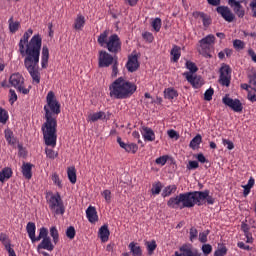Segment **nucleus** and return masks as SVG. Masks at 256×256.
I'll list each match as a JSON object with an SVG mask.
<instances>
[{
	"label": "nucleus",
	"instance_id": "obj_11",
	"mask_svg": "<svg viewBox=\"0 0 256 256\" xmlns=\"http://www.w3.org/2000/svg\"><path fill=\"white\" fill-rule=\"evenodd\" d=\"M222 103H224V105H227V107H230V109H232V111H234L235 113H241V111H243V104L239 99H232L225 96L222 99Z\"/></svg>",
	"mask_w": 256,
	"mask_h": 256
},
{
	"label": "nucleus",
	"instance_id": "obj_34",
	"mask_svg": "<svg viewBox=\"0 0 256 256\" xmlns=\"http://www.w3.org/2000/svg\"><path fill=\"white\" fill-rule=\"evenodd\" d=\"M164 97L171 101L175 99V97H179V93L177 92V90H175V88H166L164 90Z\"/></svg>",
	"mask_w": 256,
	"mask_h": 256
},
{
	"label": "nucleus",
	"instance_id": "obj_18",
	"mask_svg": "<svg viewBox=\"0 0 256 256\" xmlns=\"http://www.w3.org/2000/svg\"><path fill=\"white\" fill-rule=\"evenodd\" d=\"M86 217L89 223H97L99 221V215H97V209L93 206H89L86 209Z\"/></svg>",
	"mask_w": 256,
	"mask_h": 256
},
{
	"label": "nucleus",
	"instance_id": "obj_30",
	"mask_svg": "<svg viewBox=\"0 0 256 256\" xmlns=\"http://www.w3.org/2000/svg\"><path fill=\"white\" fill-rule=\"evenodd\" d=\"M85 27V16L78 14L76 19L74 20L73 28L76 31H81Z\"/></svg>",
	"mask_w": 256,
	"mask_h": 256
},
{
	"label": "nucleus",
	"instance_id": "obj_51",
	"mask_svg": "<svg viewBox=\"0 0 256 256\" xmlns=\"http://www.w3.org/2000/svg\"><path fill=\"white\" fill-rule=\"evenodd\" d=\"M215 93V90L213 88H209L204 93V99L205 101H211L213 99V95Z\"/></svg>",
	"mask_w": 256,
	"mask_h": 256
},
{
	"label": "nucleus",
	"instance_id": "obj_13",
	"mask_svg": "<svg viewBox=\"0 0 256 256\" xmlns=\"http://www.w3.org/2000/svg\"><path fill=\"white\" fill-rule=\"evenodd\" d=\"M139 67H140L139 56L135 53H132L128 57V61L126 63V69L129 71V73H135V71H137Z\"/></svg>",
	"mask_w": 256,
	"mask_h": 256
},
{
	"label": "nucleus",
	"instance_id": "obj_31",
	"mask_svg": "<svg viewBox=\"0 0 256 256\" xmlns=\"http://www.w3.org/2000/svg\"><path fill=\"white\" fill-rule=\"evenodd\" d=\"M98 45L100 47H105L107 45V41H109V30H105L98 36Z\"/></svg>",
	"mask_w": 256,
	"mask_h": 256
},
{
	"label": "nucleus",
	"instance_id": "obj_10",
	"mask_svg": "<svg viewBox=\"0 0 256 256\" xmlns=\"http://www.w3.org/2000/svg\"><path fill=\"white\" fill-rule=\"evenodd\" d=\"M172 256H201V252L197 248H193L191 244H184Z\"/></svg>",
	"mask_w": 256,
	"mask_h": 256
},
{
	"label": "nucleus",
	"instance_id": "obj_39",
	"mask_svg": "<svg viewBox=\"0 0 256 256\" xmlns=\"http://www.w3.org/2000/svg\"><path fill=\"white\" fill-rule=\"evenodd\" d=\"M8 23H9L10 33H17V31H19V27H21V23L13 22V17H11L8 20Z\"/></svg>",
	"mask_w": 256,
	"mask_h": 256
},
{
	"label": "nucleus",
	"instance_id": "obj_21",
	"mask_svg": "<svg viewBox=\"0 0 256 256\" xmlns=\"http://www.w3.org/2000/svg\"><path fill=\"white\" fill-rule=\"evenodd\" d=\"M141 134L145 141H155V132L150 127L142 126Z\"/></svg>",
	"mask_w": 256,
	"mask_h": 256
},
{
	"label": "nucleus",
	"instance_id": "obj_20",
	"mask_svg": "<svg viewBox=\"0 0 256 256\" xmlns=\"http://www.w3.org/2000/svg\"><path fill=\"white\" fill-rule=\"evenodd\" d=\"M45 249L46 251H53L55 249V245L51 241L50 238H44L37 246V250Z\"/></svg>",
	"mask_w": 256,
	"mask_h": 256
},
{
	"label": "nucleus",
	"instance_id": "obj_42",
	"mask_svg": "<svg viewBox=\"0 0 256 256\" xmlns=\"http://www.w3.org/2000/svg\"><path fill=\"white\" fill-rule=\"evenodd\" d=\"M0 242L5 247V249L11 246V239H9V235H7L6 233H0Z\"/></svg>",
	"mask_w": 256,
	"mask_h": 256
},
{
	"label": "nucleus",
	"instance_id": "obj_59",
	"mask_svg": "<svg viewBox=\"0 0 256 256\" xmlns=\"http://www.w3.org/2000/svg\"><path fill=\"white\" fill-rule=\"evenodd\" d=\"M222 143L229 151H232V149H235V144L231 140L223 139Z\"/></svg>",
	"mask_w": 256,
	"mask_h": 256
},
{
	"label": "nucleus",
	"instance_id": "obj_29",
	"mask_svg": "<svg viewBox=\"0 0 256 256\" xmlns=\"http://www.w3.org/2000/svg\"><path fill=\"white\" fill-rule=\"evenodd\" d=\"M128 249H130L132 256H143V250L141 249V246L135 242H131L128 245Z\"/></svg>",
	"mask_w": 256,
	"mask_h": 256
},
{
	"label": "nucleus",
	"instance_id": "obj_12",
	"mask_svg": "<svg viewBox=\"0 0 256 256\" xmlns=\"http://www.w3.org/2000/svg\"><path fill=\"white\" fill-rule=\"evenodd\" d=\"M216 11L218 15H221L224 21H227V23H233V21H235V14H233L229 7L218 6L216 8Z\"/></svg>",
	"mask_w": 256,
	"mask_h": 256
},
{
	"label": "nucleus",
	"instance_id": "obj_63",
	"mask_svg": "<svg viewBox=\"0 0 256 256\" xmlns=\"http://www.w3.org/2000/svg\"><path fill=\"white\" fill-rule=\"evenodd\" d=\"M167 135L168 137H170V139H179V133H177V131L171 129L167 131Z\"/></svg>",
	"mask_w": 256,
	"mask_h": 256
},
{
	"label": "nucleus",
	"instance_id": "obj_8",
	"mask_svg": "<svg viewBox=\"0 0 256 256\" xmlns=\"http://www.w3.org/2000/svg\"><path fill=\"white\" fill-rule=\"evenodd\" d=\"M115 60H117V58L113 57V55H111L109 52L101 50L99 51L98 56V67H111V65L115 63Z\"/></svg>",
	"mask_w": 256,
	"mask_h": 256
},
{
	"label": "nucleus",
	"instance_id": "obj_57",
	"mask_svg": "<svg viewBox=\"0 0 256 256\" xmlns=\"http://www.w3.org/2000/svg\"><path fill=\"white\" fill-rule=\"evenodd\" d=\"M45 153L48 159H56L57 157V153H55V151L51 148H46Z\"/></svg>",
	"mask_w": 256,
	"mask_h": 256
},
{
	"label": "nucleus",
	"instance_id": "obj_16",
	"mask_svg": "<svg viewBox=\"0 0 256 256\" xmlns=\"http://www.w3.org/2000/svg\"><path fill=\"white\" fill-rule=\"evenodd\" d=\"M183 77L186 78L188 83H190V85H192V87L194 89H200V87L203 85L201 83V77H199L197 75H193V74H191L189 72H184L183 73Z\"/></svg>",
	"mask_w": 256,
	"mask_h": 256
},
{
	"label": "nucleus",
	"instance_id": "obj_35",
	"mask_svg": "<svg viewBox=\"0 0 256 256\" xmlns=\"http://www.w3.org/2000/svg\"><path fill=\"white\" fill-rule=\"evenodd\" d=\"M171 55H172V61L174 63H177V61H179V59L181 58V48L177 45H174L171 50Z\"/></svg>",
	"mask_w": 256,
	"mask_h": 256
},
{
	"label": "nucleus",
	"instance_id": "obj_24",
	"mask_svg": "<svg viewBox=\"0 0 256 256\" xmlns=\"http://www.w3.org/2000/svg\"><path fill=\"white\" fill-rule=\"evenodd\" d=\"M49 65V48L47 46H43L42 55H41V67L42 69H47Z\"/></svg>",
	"mask_w": 256,
	"mask_h": 256
},
{
	"label": "nucleus",
	"instance_id": "obj_50",
	"mask_svg": "<svg viewBox=\"0 0 256 256\" xmlns=\"http://www.w3.org/2000/svg\"><path fill=\"white\" fill-rule=\"evenodd\" d=\"M117 75H119V61L115 60L114 63H112L111 77L115 78Z\"/></svg>",
	"mask_w": 256,
	"mask_h": 256
},
{
	"label": "nucleus",
	"instance_id": "obj_25",
	"mask_svg": "<svg viewBox=\"0 0 256 256\" xmlns=\"http://www.w3.org/2000/svg\"><path fill=\"white\" fill-rule=\"evenodd\" d=\"M4 136L8 143V145H16L17 144V138L15 137V134L12 132L11 129L7 128L4 130Z\"/></svg>",
	"mask_w": 256,
	"mask_h": 256
},
{
	"label": "nucleus",
	"instance_id": "obj_26",
	"mask_svg": "<svg viewBox=\"0 0 256 256\" xmlns=\"http://www.w3.org/2000/svg\"><path fill=\"white\" fill-rule=\"evenodd\" d=\"M33 165L31 163H23L22 174L25 179H31L33 177Z\"/></svg>",
	"mask_w": 256,
	"mask_h": 256
},
{
	"label": "nucleus",
	"instance_id": "obj_49",
	"mask_svg": "<svg viewBox=\"0 0 256 256\" xmlns=\"http://www.w3.org/2000/svg\"><path fill=\"white\" fill-rule=\"evenodd\" d=\"M189 235H190L189 239H190L191 243H193V241H195L197 239V237L199 235V231L197 230V228L192 227V228H190Z\"/></svg>",
	"mask_w": 256,
	"mask_h": 256
},
{
	"label": "nucleus",
	"instance_id": "obj_37",
	"mask_svg": "<svg viewBox=\"0 0 256 256\" xmlns=\"http://www.w3.org/2000/svg\"><path fill=\"white\" fill-rule=\"evenodd\" d=\"M203 143V137L201 134H197L189 144L190 149H196L198 145H201Z\"/></svg>",
	"mask_w": 256,
	"mask_h": 256
},
{
	"label": "nucleus",
	"instance_id": "obj_64",
	"mask_svg": "<svg viewBox=\"0 0 256 256\" xmlns=\"http://www.w3.org/2000/svg\"><path fill=\"white\" fill-rule=\"evenodd\" d=\"M249 83L252 85L253 89H256V72L249 76Z\"/></svg>",
	"mask_w": 256,
	"mask_h": 256
},
{
	"label": "nucleus",
	"instance_id": "obj_3",
	"mask_svg": "<svg viewBox=\"0 0 256 256\" xmlns=\"http://www.w3.org/2000/svg\"><path fill=\"white\" fill-rule=\"evenodd\" d=\"M211 191H194L180 193L176 196L169 198L167 201V207L170 209H192L195 205L201 207V205H215V198L210 195Z\"/></svg>",
	"mask_w": 256,
	"mask_h": 256
},
{
	"label": "nucleus",
	"instance_id": "obj_54",
	"mask_svg": "<svg viewBox=\"0 0 256 256\" xmlns=\"http://www.w3.org/2000/svg\"><path fill=\"white\" fill-rule=\"evenodd\" d=\"M213 252V246H211V244H204L202 245V253H204V255H211V253Z\"/></svg>",
	"mask_w": 256,
	"mask_h": 256
},
{
	"label": "nucleus",
	"instance_id": "obj_14",
	"mask_svg": "<svg viewBox=\"0 0 256 256\" xmlns=\"http://www.w3.org/2000/svg\"><path fill=\"white\" fill-rule=\"evenodd\" d=\"M228 5L233 9L235 15H237L239 19H243L245 17V8H243L241 2L237 0H228Z\"/></svg>",
	"mask_w": 256,
	"mask_h": 256
},
{
	"label": "nucleus",
	"instance_id": "obj_43",
	"mask_svg": "<svg viewBox=\"0 0 256 256\" xmlns=\"http://www.w3.org/2000/svg\"><path fill=\"white\" fill-rule=\"evenodd\" d=\"M253 185H255V179L253 177H251L248 180L247 185L243 186V188H244V197H247V195H249V193H251V189H252Z\"/></svg>",
	"mask_w": 256,
	"mask_h": 256
},
{
	"label": "nucleus",
	"instance_id": "obj_23",
	"mask_svg": "<svg viewBox=\"0 0 256 256\" xmlns=\"http://www.w3.org/2000/svg\"><path fill=\"white\" fill-rule=\"evenodd\" d=\"M109 117H111V113L108 112L107 114H105V112L100 111V112H96V113L90 114L88 119H89V121H92V123H95V121H99V119H102V120L106 119V120H108Z\"/></svg>",
	"mask_w": 256,
	"mask_h": 256
},
{
	"label": "nucleus",
	"instance_id": "obj_52",
	"mask_svg": "<svg viewBox=\"0 0 256 256\" xmlns=\"http://www.w3.org/2000/svg\"><path fill=\"white\" fill-rule=\"evenodd\" d=\"M162 188H163V186L161 185V182L153 184L152 189H151L152 195H159V193H161Z\"/></svg>",
	"mask_w": 256,
	"mask_h": 256
},
{
	"label": "nucleus",
	"instance_id": "obj_15",
	"mask_svg": "<svg viewBox=\"0 0 256 256\" xmlns=\"http://www.w3.org/2000/svg\"><path fill=\"white\" fill-rule=\"evenodd\" d=\"M117 143L118 145H120L121 149H124V151H126V153H132L133 155H135V153L139 151V146L137 144L125 143L123 142L121 137H117Z\"/></svg>",
	"mask_w": 256,
	"mask_h": 256
},
{
	"label": "nucleus",
	"instance_id": "obj_32",
	"mask_svg": "<svg viewBox=\"0 0 256 256\" xmlns=\"http://www.w3.org/2000/svg\"><path fill=\"white\" fill-rule=\"evenodd\" d=\"M177 192V185L173 184V185H168L166 186L163 191H162V197H171V195H173V193Z\"/></svg>",
	"mask_w": 256,
	"mask_h": 256
},
{
	"label": "nucleus",
	"instance_id": "obj_1",
	"mask_svg": "<svg viewBox=\"0 0 256 256\" xmlns=\"http://www.w3.org/2000/svg\"><path fill=\"white\" fill-rule=\"evenodd\" d=\"M33 35V29H28L18 43V53L24 58V67L32 77V83H41V72H39V60L41 58V47L43 39L39 34ZM31 38V39H30ZM30 39V41H29Z\"/></svg>",
	"mask_w": 256,
	"mask_h": 256
},
{
	"label": "nucleus",
	"instance_id": "obj_6",
	"mask_svg": "<svg viewBox=\"0 0 256 256\" xmlns=\"http://www.w3.org/2000/svg\"><path fill=\"white\" fill-rule=\"evenodd\" d=\"M215 35L210 34L199 40L200 50L199 53L206 59H212L211 52L215 49Z\"/></svg>",
	"mask_w": 256,
	"mask_h": 256
},
{
	"label": "nucleus",
	"instance_id": "obj_45",
	"mask_svg": "<svg viewBox=\"0 0 256 256\" xmlns=\"http://www.w3.org/2000/svg\"><path fill=\"white\" fill-rule=\"evenodd\" d=\"M186 69H188L190 71L188 73H191V75H193V73H197V71H199V68H197V65L191 61L186 62Z\"/></svg>",
	"mask_w": 256,
	"mask_h": 256
},
{
	"label": "nucleus",
	"instance_id": "obj_47",
	"mask_svg": "<svg viewBox=\"0 0 256 256\" xmlns=\"http://www.w3.org/2000/svg\"><path fill=\"white\" fill-rule=\"evenodd\" d=\"M9 119V114L7 113V110L3 109V107H0V123H7V120Z\"/></svg>",
	"mask_w": 256,
	"mask_h": 256
},
{
	"label": "nucleus",
	"instance_id": "obj_48",
	"mask_svg": "<svg viewBox=\"0 0 256 256\" xmlns=\"http://www.w3.org/2000/svg\"><path fill=\"white\" fill-rule=\"evenodd\" d=\"M75 235H77V232L75 231V227L70 226L66 230V237L70 240L75 239Z\"/></svg>",
	"mask_w": 256,
	"mask_h": 256
},
{
	"label": "nucleus",
	"instance_id": "obj_7",
	"mask_svg": "<svg viewBox=\"0 0 256 256\" xmlns=\"http://www.w3.org/2000/svg\"><path fill=\"white\" fill-rule=\"evenodd\" d=\"M104 47L105 49H107V51H109V53H112V55H117V53H121V38H119V35L117 34L110 35Z\"/></svg>",
	"mask_w": 256,
	"mask_h": 256
},
{
	"label": "nucleus",
	"instance_id": "obj_19",
	"mask_svg": "<svg viewBox=\"0 0 256 256\" xmlns=\"http://www.w3.org/2000/svg\"><path fill=\"white\" fill-rule=\"evenodd\" d=\"M193 17L195 19H201L204 27H209V25H211L212 23L211 16H209L208 14H205L204 12H199V11L193 12Z\"/></svg>",
	"mask_w": 256,
	"mask_h": 256
},
{
	"label": "nucleus",
	"instance_id": "obj_17",
	"mask_svg": "<svg viewBox=\"0 0 256 256\" xmlns=\"http://www.w3.org/2000/svg\"><path fill=\"white\" fill-rule=\"evenodd\" d=\"M9 83L12 87H15L17 89L20 87V85H23L25 83V78H23V75L20 73H14L9 78Z\"/></svg>",
	"mask_w": 256,
	"mask_h": 256
},
{
	"label": "nucleus",
	"instance_id": "obj_38",
	"mask_svg": "<svg viewBox=\"0 0 256 256\" xmlns=\"http://www.w3.org/2000/svg\"><path fill=\"white\" fill-rule=\"evenodd\" d=\"M227 246L224 243H218V248L214 252V256H225L227 255Z\"/></svg>",
	"mask_w": 256,
	"mask_h": 256
},
{
	"label": "nucleus",
	"instance_id": "obj_55",
	"mask_svg": "<svg viewBox=\"0 0 256 256\" xmlns=\"http://www.w3.org/2000/svg\"><path fill=\"white\" fill-rule=\"evenodd\" d=\"M233 47L234 49H245V42H243L242 40L236 39L233 41Z\"/></svg>",
	"mask_w": 256,
	"mask_h": 256
},
{
	"label": "nucleus",
	"instance_id": "obj_9",
	"mask_svg": "<svg viewBox=\"0 0 256 256\" xmlns=\"http://www.w3.org/2000/svg\"><path fill=\"white\" fill-rule=\"evenodd\" d=\"M219 83L223 87L231 85V67L227 64H223L220 68Z\"/></svg>",
	"mask_w": 256,
	"mask_h": 256
},
{
	"label": "nucleus",
	"instance_id": "obj_44",
	"mask_svg": "<svg viewBox=\"0 0 256 256\" xmlns=\"http://www.w3.org/2000/svg\"><path fill=\"white\" fill-rule=\"evenodd\" d=\"M51 180L53 181L54 185H56V187L63 189V183L61 182V178H59V174H57V172H54L51 175Z\"/></svg>",
	"mask_w": 256,
	"mask_h": 256
},
{
	"label": "nucleus",
	"instance_id": "obj_58",
	"mask_svg": "<svg viewBox=\"0 0 256 256\" xmlns=\"http://www.w3.org/2000/svg\"><path fill=\"white\" fill-rule=\"evenodd\" d=\"M142 37L145 39V41H148V43H153V40L155 39V37H153V33L151 32H144Z\"/></svg>",
	"mask_w": 256,
	"mask_h": 256
},
{
	"label": "nucleus",
	"instance_id": "obj_28",
	"mask_svg": "<svg viewBox=\"0 0 256 256\" xmlns=\"http://www.w3.org/2000/svg\"><path fill=\"white\" fill-rule=\"evenodd\" d=\"M111 235V232L109 231V226L103 225L99 229V237L103 243L106 241H109V236Z\"/></svg>",
	"mask_w": 256,
	"mask_h": 256
},
{
	"label": "nucleus",
	"instance_id": "obj_40",
	"mask_svg": "<svg viewBox=\"0 0 256 256\" xmlns=\"http://www.w3.org/2000/svg\"><path fill=\"white\" fill-rule=\"evenodd\" d=\"M145 245L148 251V255H153V253L155 252V249H157V242L155 240L147 241Z\"/></svg>",
	"mask_w": 256,
	"mask_h": 256
},
{
	"label": "nucleus",
	"instance_id": "obj_2",
	"mask_svg": "<svg viewBox=\"0 0 256 256\" xmlns=\"http://www.w3.org/2000/svg\"><path fill=\"white\" fill-rule=\"evenodd\" d=\"M44 119L41 131L45 145L55 147L57 145V117L61 113V103L57 100L55 92L49 91L44 105Z\"/></svg>",
	"mask_w": 256,
	"mask_h": 256
},
{
	"label": "nucleus",
	"instance_id": "obj_60",
	"mask_svg": "<svg viewBox=\"0 0 256 256\" xmlns=\"http://www.w3.org/2000/svg\"><path fill=\"white\" fill-rule=\"evenodd\" d=\"M187 169L189 171L193 170V169H199V162L197 161H189L187 164Z\"/></svg>",
	"mask_w": 256,
	"mask_h": 256
},
{
	"label": "nucleus",
	"instance_id": "obj_22",
	"mask_svg": "<svg viewBox=\"0 0 256 256\" xmlns=\"http://www.w3.org/2000/svg\"><path fill=\"white\" fill-rule=\"evenodd\" d=\"M37 231V226L35 225L34 222H28L26 225V232L28 234L29 239L31 240L32 243H35V239H36V233Z\"/></svg>",
	"mask_w": 256,
	"mask_h": 256
},
{
	"label": "nucleus",
	"instance_id": "obj_41",
	"mask_svg": "<svg viewBox=\"0 0 256 256\" xmlns=\"http://www.w3.org/2000/svg\"><path fill=\"white\" fill-rule=\"evenodd\" d=\"M50 236L53 239L54 245H57L59 243V231L57 230V227L52 226L50 228Z\"/></svg>",
	"mask_w": 256,
	"mask_h": 256
},
{
	"label": "nucleus",
	"instance_id": "obj_5",
	"mask_svg": "<svg viewBox=\"0 0 256 256\" xmlns=\"http://www.w3.org/2000/svg\"><path fill=\"white\" fill-rule=\"evenodd\" d=\"M46 201L52 213L55 215H65V204L63 203V199H61V194H59V192L56 194H47Z\"/></svg>",
	"mask_w": 256,
	"mask_h": 256
},
{
	"label": "nucleus",
	"instance_id": "obj_62",
	"mask_svg": "<svg viewBox=\"0 0 256 256\" xmlns=\"http://www.w3.org/2000/svg\"><path fill=\"white\" fill-rule=\"evenodd\" d=\"M9 94H10L9 102L11 103V105H13V103H15V101H17V93L15 92V90L10 89Z\"/></svg>",
	"mask_w": 256,
	"mask_h": 256
},
{
	"label": "nucleus",
	"instance_id": "obj_46",
	"mask_svg": "<svg viewBox=\"0 0 256 256\" xmlns=\"http://www.w3.org/2000/svg\"><path fill=\"white\" fill-rule=\"evenodd\" d=\"M161 25H162L161 18H155L152 21V27L154 31H156V33H159L161 31Z\"/></svg>",
	"mask_w": 256,
	"mask_h": 256
},
{
	"label": "nucleus",
	"instance_id": "obj_36",
	"mask_svg": "<svg viewBox=\"0 0 256 256\" xmlns=\"http://www.w3.org/2000/svg\"><path fill=\"white\" fill-rule=\"evenodd\" d=\"M49 230L45 227H42L39 229V235L36 236L35 238V243H37V241H41V239H49Z\"/></svg>",
	"mask_w": 256,
	"mask_h": 256
},
{
	"label": "nucleus",
	"instance_id": "obj_53",
	"mask_svg": "<svg viewBox=\"0 0 256 256\" xmlns=\"http://www.w3.org/2000/svg\"><path fill=\"white\" fill-rule=\"evenodd\" d=\"M209 233H211L209 230H205L204 232L199 233L200 243H207V237L209 236Z\"/></svg>",
	"mask_w": 256,
	"mask_h": 256
},
{
	"label": "nucleus",
	"instance_id": "obj_61",
	"mask_svg": "<svg viewBox=\"0 0 256 256\" xmlns=\"http://www.w3.org/2000/svg\"><path fill=\"white\" fill-rule=\"evenodd\" d=\"M102 196L104 197L106 203H111V190H104L102 192Z\"/></svg>",
	"mask_w": 256,
	"mask_h": 256
},
{
	"label": "nucleus",
	"instance_id": "obj_56",
	"mask_svg": "<svg viewBox=\"0 0 256 256\" xmlns=\"http://www.w3.org/2000/svg\"><path fill=\"white\" fill-rule=\"evenodd\" d=\"M168 160H169V156L164 155V156H160L159 158H157L155 160V163H156V165H161L163 167V165H165Z\"/></svg>",
	"mask_w": 256,
	"mask_h": 256
},
{
	"label": "nucleus",
	"instance_id": "obj_4",
	"mask_svg": "<svg viewBox=\"0 0 256 256\" xmlns=\"http://www.w3.org/2000/svg\"><path fill=\"white\" fill-rule=\"evenodd\" d=\"M111 99H130L137 91V85L127 78L120 76L109 86Z\"/></svg>",
	"mask_w": 256,
	"mask_h": 256
},
{
	"label": "nucleus",
	"instance_id": "obj_27",
	"mask_svg": "<svg viewBox=\"0 0 256 256\" xmlns=\"http://www.w3.org/2000/svg\"><path fill=\"white\" fill-rule=\"evenodd\" d=\"M11 177H13V170L10 167L3 168L0 172V183H5Z\"/></svg>",
	"mask_w": 256,
	"mask_h": 256
},
{
	"label": "nucleus",
	"instance_id": "obj_33",
	"mask_svg": "<svg viewBox=\"0 0 256 256\" xmlns=\"http://www.w3.org/2000/svg\"><path fill=\"white\" fill-rule=\"evenodd\" d=\"M67 175L70 183H72V185H75L77 183V170L75 169V167H69L67 169Z\"/></svg>",
	"mask_w": 256,
	"mask_h": 256
}]
</instances>
